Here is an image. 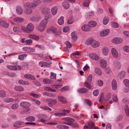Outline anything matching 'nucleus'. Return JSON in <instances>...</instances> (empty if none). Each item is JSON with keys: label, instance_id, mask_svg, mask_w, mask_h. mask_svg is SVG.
Segmentation results:
<instances>
[{"label": "nucleus", "instance_id": "dca6fc26", "mask_svg": "<svg viewBox=\"0 0 129 129\" xmlns=\"http://www.w3.org/2000/svg\"><path fill=\"white\" fill-rule=\"evenodd\" d=\"M97 24V23L93 21H90L88 23V26L90 27H95L96 25Z\"/></svg>", "mask_w": 129, "mask_h": 129}, {"label": "nucleus", "instance_id": "1a4fd4ad", "mask_svg": "<svg viewBox=\"0 0 129 129\" xmlns=\"http://www.w3.org/2000/svg\"><path fill=\"white\" fill-rule=\"evenodd\" d=\"M112 42L115 44H119L122 41V40L119 38H114L112 41Z\"/></svg>", "mask_w": 129, "mask_h": 129}, {"label": "nucleus", "instance_id": "423d86ee", "mask_svg": "<svg viewBox=\"0 0 129 129\" xmlns=\"http://www.w3.org/2000/svg\"><path fill=\"white\" fill-rule=\"evenodd\" d=\"M39 3L37 4V5L33 3H31L29 2H27L25 3L26 6L28 7L34 9L40 3V2H39Z\"/></svg>", "mask_w": 129, "mask_h": 129}, {"label": "nucleus", "instance_id": "a878e982", "mask_svg": "<svg viewBox=\"0 0 129 129\" xmlns=\"http://www.w3.org/2000/svg\"><path fill=\"white\" fill-rule=\"evenodd\" d=\"M16 11L17 13L19 15L21 14L23 12V10L19 6L17 7Z\"/></svg>", "mask_w": 129, "mask_h": 129}, {"label": "nucleus", "instance_id": "bf43d9fd", "mask_svg": "<svg viewBox=\"0 0 129 129\" xmlns=\"http://www.w3.org/2000/svg\"><path fill=\"white\" fill-rule=\"evenodd\" d=\"M18 105L17 104H15L13 105L12 107V108L13 109H15L18 107Z\"/></svg>", "mask_w": 129, "mask_h": 129}, {"label": "nucleus", "instance_id": "c85d7f7f", "mask_svg": "<svg viewBox=\"0 0 129 129\" xmlns=\"http://www.w3.org/2000/svg\"><path fill=\"white\" fill-rule=\"evenodd\" d=\"M100 64L102 67L105 68L106 66L107 63L105 60H101L100 61Z\"/></svg>", "mask_w": 129, "mask_h": 129}, {"label": "nucleus", "instance_id": "a211bd4d", "mask_svg": "<svg viewBox=\"0 0 129 129\" xmlns=\"http://www.w3.org/2000/svg\"><path fill=\"white\" fill-rule=\"evenodd\" d=\"M112 88L114 90H116L117 88V84L116 81L113 79L112 82Z\"/></svg>", "mask_w": 129, "mask_h": 129}, {"label": "nucleus", "instance_id": "603ef678", "mask_svg": "<svg viewBox=\"0 0 129 129\" xmlns=\"http://www.w3.org/2000/svg\"><path fill=\"white\" fill-rule=\"evenodd\" d=\"M27 55L26 54H23L19 55L18 56V58L20 60H22L24 59V57H26Z\"/></svg>", "mask_w": 129, "mask_h": 129}, {"label": "nucleus", "instance_id": "2f4dec72", "mask_svg": "<svg viewBox=\"0 0 129 129\" xmlns=\"http://www.w3.org/2000/svg\"><path fill=\"white\" fill-rule=\"evenodd\" d=\"M62 6L65 9H68L70 7L68 3L67 2H64L63 3Z\"/></svg>", "mask_w": 129, "mask_h": 129}, {"label": "nucleus", "instance_id": "2eb2a0df", "mask_svg": "<svg viewBox=\"0 0 129 129\" xmlns=\"http://www.w3.org/2000/svg\"><path fill=\"white\" fill-rule=\"evenodd\" d=\"M125 76V72L123 71H121L119 73L118 76V78L120 79H122L124 78Z\"/></svg>", "mask_w": 129, "mask_h": 129}, {"label": "nucleus", "instance_id": "5701e85b", "mask_svg": "<svg viewBox=\"0 0 129 129\" xmlns=\"http://www.w3.org/2000/svg\"><path fill=\"white\" fill-rule=\"evenodd\" d=\"M49 19L45 18L44 19L41 21L40 23L46 27L48 22V19Z\"/></svg>", "mask_w": 129, "mask_h": 129}, {"label": "nucleus", "instance_id": "b1692460", "mask_svg": "<svg viewBox=\"0 0 129 129\" xmlns=\"http://www.w3.org/2000/svg\"><path fill=\"white\" fill-rule=\"evenodd\" d=\"M58 9L56 7L52 8L51 9L52 14L53 15H55L57 13Z\"/></svg>", "mask_w": 129, "mask_h": 129}, {"label": "nucleus", "instance_id": "6e6d98bb", "mask_svg": "<svg viewBox=\"0 0 129 129\" xmlns=\"http://www.w3.org/2000/svg\"><path fill=\"white\" fill-rule=\"evenodd\" d=\"M113 102H116L118 101V99L117 97V96L116 94H114L113 95Z\"/></svg>", "mask_w": 129, "mask_h": 129}, {"label": "nucleus", "instance_id": "69168bd1", "mask_svg": "<svg viewBox=\"0 0 129 129\" xmlns=\"http://www.w3.org/2000/svg\"><path fill=\"white\" fill-rule=\"evenodd\" d=\"M25 42L26 43V45H29L32 43V41L31 40H26Z\"/></svg>", "mask_w": 129, "mask_h": 129}, {"label": "nucleus", "instance_id": "393cba45", "mask_svg": "<svg viewBox=\"0 0 129 129\" xmlns=\"http://www.w3.org/2000/svg\"><path fill=\"white\" fill-rule=\"evenodd\" d=\"M30 19L34 21H38L41 20L40 17L39 16H33L30 18Z\"/></svg>", "mask_w": 129, "mask_h": 129}, {"label": "nucleus", "instance_id": "0e129e2a", "mask_svg": "<svg viewBox=\"0 0 129 129\" xmlns=\"http://www.w3.org/2000/svg\"><path fill=\"white\" fill-rule=\"evenodd\" d=\"M103 82L101 80H99L98 81V85L100 86H103Z\"/></svg>", "mask_w": 129, "mask_h": 129}, {"label": "nucleus", "instance_id": "79ce46f5", "mask_svg": "<svg viewBox=\"0 0 129 129\" xmlns=\"http://www.w3.org/2000/svg\"><path fill=\"white\" fill-rule=\"evenodd\" d=\"M94 40L92 39H89L86 41L85 43L88 45H90L91 44H92Z\"/></svg>", "mask_w": 129, "mask_h": 129}, {"label": "nucleus", "instance_id": "473e14b6", "mask_svg": "<svg viewBox=\"0 0 129 129\" xmlns=\"http://www.w3.org/2000/svg\"><path fill=\"white\" fill-rule=\"evenodd\" d=\"M124 109L126 116L127 117H128L129 116V109L127 105H125Z\"/></svg>", "mask_w": 129, "mask_h": 129}, {"label": "nucleus", "instance_id": "f704fd0d", "mask_svg": "<svg viewBox=\"0 0 129 129\" xmlns=\"http://www.w3.org/2000/svg\"><path fill=\"white\" fill-rule=\"evenodd\" d=\"M64 18L63 16H61L58 20V22L59 24L60 25H62L64 23Z\"/></svg>", "mask_w": 129, "mask_h": 129}, {"label": "nucleus", "instance_id": "c756f323", "mask_svg": "<svg viewBox=\"0 0 129 129\" xmlns=\"http://www.w3.org/2000/svg\"><path fill=\"white\" fill-rule=\"evenodd\" d=\"M26 120L28 121H33L35 120V118L33 116H29L26 117Z\"/></svg>", "mask_w": 129, "mask_h": 129}, {"label": "nucleus", "instance_id": "6e6552de", "mask_svg": "<svg viewBox=\"0 0 129 129\" xmlns=\"http://www.w3.org/2000/svg\"><path fill=\"white\" fill-rule=\"evenodd\" d=\"M95 125L94 123L91 121H90L88 123V125L85 126L84 127V129L88 128L89 127L90 129H92L94 126Z\"/></svg>", "mask_w": 129, "mask_h": 129}, {"label": "nucleus", "instance_id": "774afa93", "mask_svg": "<svg viewBox=\"0 0 129 129\" xmlns=\"http://www.w3.org/2000/svg\"><path fill=\"white\" fill-rule=\"evenodd\" d=\"M67 22L68 24H71L72 23H73L72 19L71 18H69Z\"/></svg>", "mask_w": 129, "mask_h": 129}, {"label": "nucleus", "instance_id": "c03bdc74", "mask_svg": "<svg viewBox=\"0 0 129 129\" xmlns=\"http://www.w3.org/2000/svg\"><path fill=\"white\" fill-rule=\"evenodd\" d=\"M123 83L126 86H129V80L128 79H125L123 80Z\"/></svg>", "mask_w": 129, "mask_h": 129}, {"label": "nucleus", "instance_id": "412c9836", "mask_svg": "<svg viewBox=\"0 0 129 129\" xmlns=\"http://www.w3.org/2000/svg\"><path fill=\"white\" fill-rule=\"evenodd\" d=\"M0 25L3 27L7 28L8 27L9 24L6 22L4 21H2L0 22Z\"/></svg>", "mask_w": 129, "mask_h": 129}, {"label": "nucleus", "instance_id": "e2e57ef3", "mask_svg": "<svg viewBox=\"0 0 129 129\" xmlns=\"http://www.w3.org/2000/svg\"><path fill=\"white\" fill-rule=\"evenodd\" d=\"M112 25L114 27L118 28L119 27V25L118 24L114 22H112Z\"/></svg>", "mask_w": 129, "mask_h": 129}, {"label": "nucleus", "instance_id": "6ab92c4d", "mask_svg": "<svg viewBox=\"0 0 129 129\" xmlns=\"http://www.w3.org/2000/svg\"><path fill=\"white\" fill-rule=\"evenodd\" d=\"M24 77L25 78H27L30 79L32 80H35V77L33 76L30 74H26L24 75Z\"/></svg>", "mask_w": 129, "mask_h": 129}, {"label": "nucleus", "instance_id": "13d9d810", "mask_svg": "<svg viewBox=\"0 0 129 129\" xmlns=\"http://www.w3.org/2000/svg\"><path fill=\"white\" fill-rule=\"evenodd\" d=\"M43 66H46L47 67H49V65L51 64L52 62L50 61L49 63H47L46 62H43Z\"/></svg>", "mask_w": 129, "mask_h": 129}, {"label": "nucleus", "instance_id": "7ed1b4c3", "mask_svg": "<svg viewBox=\"0 0 129 129\" xmlns=\"http://www.w3.org/2000/svg\"><path fill=\"white\" fill-rule=\"evenodd\" d=\"M92 78V76L91 75H90L88 76L87 81L84 83V85L86 87L89 89H92L93 86L91 85V82Z\"/></svg>", "mask_w": 129, "mask_h": 129}, {"label": "nucleus", "instance_id": "8fccbe9b", "mask_svg": "<svg viewBox=\"0 0 129 129\" xmlns=\"http://www.w3.org/2000/svg\"><path fill=\"white\" fill-rule=\"evenodd\" d=\"M123 49L125 51L127 52H129V45H127L124 46Z\"/></svg>", "mask_w": 129, "mask_h": 129}, {"label": "nucleus", "instance_id": "f8f14e48", "mask_svg": "<svg viewBox=\"0 0 129 129\" xmlns=\"http://www.w3.org/2000/svg\"><path fill=\"white\" fill-rule=\"evenodd\" d=\"M90 57L91 59L95 60H98L99 59V57L97 55L93 53L90 54Z\"/></svg>", "mask_w": 129, "mask_h": 129}, {"label": "nucleus", "instance_id": "0eeeda50", "mask_svg": "<svg viewBox=\"0 0 129 129\" xmlns=\"http://www.w3.org/2000/svg\"><path fill=\"white\" fill-rule=\"evenodd\" d=\"M49 30L55 34L56 35H59L60 33L59 32H57V30L56 28L53 26H52L49 28Z\"/></svg>", "mask_w": 129, "mask_h": 129}, {"label": "nucleus", "instance_id": "e433bc0d", "mask_svg": "<svg viewBox=\"0 0 129 129\" xmlns=\"http://www.w3.org/2000/svg\"><path fill=\"white\" fill-rule=\"evenodd\" d=\"M29 37L31 38L37 40L39 39V38L38 36H36L34 35H29Z\"/></svg>", "mask_w": 129, "mask_h": 129}, {"label": "nucleus", "instance_id": "3c124183", "mask_svg": "<svg viewBox=\"0 0 129 129\" xmlns=\"http://www.w3.org/2000/svg\"><path fill=\"white\" fill-rule=\"evenodd\" d=\"M104 94L103 93H102L100 96L99 100L100 102L101 103H102L103 102V101L104 99Z\"/></svg>", "mask_w": 129, "mask_h": 129}, {"label": "nucleus", "instance_id": "7c9ffc66", "mask_svg": "<svg viewBox=\"0 0 129 129\" xmlns=\"http://www.w3.org/2000/svg\"><path fill=\"white\" fill-rule=\"evenodd\" d=\"M15 89L18 91H22L24 90L23 88L21 86H17L14 88Z\"/></svg>", "mask_w": 129, "mask_h": 129}, {"label": "nucleus", "instance_id": "4d7b16f0", "mask_svg": "<svg viewBox=\"0 0 129 129\" xmlns=\"http://www.w3.org/2000/svg\"><path fill=\"white\" fill-rule=\"evenodd\" d=\"M65 44L67 47L69 48L71 47L72 46V44H71L70 42L68 41H67Z\"/></svg>", "mask_w": 129, "mask_h": 129}, {"label": "nucleus", "instance_id": "f03ea898", "mask_svg": "<svg viewBox=\"0 0 129 129\" xmlns=\"http://www.w3.org/2000/svg\"><path fill=\"white\" fill-rule=\"evenodd\" d=\"M34 29V26L31 23H28L26 28L23 27L21 28L22 30L25 32L27 33H29L32 31Z\"/></svg>", "mask_w": 129, "mask_h": 129}, {"label": "nucleus", "instance_id": "de8ad7c7", "mask_svg": "<svg viewBox=\"0 0 129 129\" xmlns=\"http://www.w3.org/2000/svg\"><path fill=\"white\" fill-rule=\"evenodd\" d=\"M6 93L4 91L0 90V97H4L5 96Z\"/></svg>", "mask_w": 129, "mask_h": 129}, {"label": "nucleus", "instance_id": "338daca9", "mask_svg": "<svg viewBox=\"0 0 129 129\" xmlns=\"http://www.w3.org/2000/svg\"><path fill=\"white\" fill-rule=\"evenodd\" d=\"M35 47H38L39 48V49H42V50H44L45 49V48L44 47L42 46L41 45H36L35 46Z\"/></svg>", "mask_w": 129, "mask_h": 129}, {"label": "nucleus", "instance_id": "680f3d73", "mask_svg": "<svg viewBox=\"0 0 129 129\" xmlns=\"http://www.w3.org/2000/svg\"><path fill=\"white\" fill-rule=\"evenodd\" d=\"M99 94V91L98 90H95L93 92V94L94 96H96Z\"/></svg>", "mask_w": 129, "mask_h": 129}, {"label": "nucleus", "instance_id": "ea45409f", "mask_svg": "<svg viewBox=\"0 0 129 129\" xmlns=\"http://www.w3.org/2000/svg\"><path fill=\"white\" fill-rule=\"evenodd\" d=\"M18 83L20 84L24 85H28L29 84V83L28 82L22 80H19L18 81Z\"/></svg>", "mask_w": 129, "mask_h": 129}, {"label": "nucleus", "instance_id": "cd10ccee", "mask_svg": "<svg viewBox=\"0 0 129 129\" xmlns=\"http://www.w3.org/2000/svg\"><path fill=\"white\" fill-rule=\"evenodd\" d=\"M99 42L96 41L95 40H94L93 41L92 44V46L96 48L99 47Z\"/></svg>", "mask_w": 129, "mask_h": 129}, {"label": "nucleus", "instance_id": "f3484780", "mask_svg": "<svg viewBox=\"0 0 129 129\" xmlns=\"http://www.w3.org/2000/svg\"><path fill=\"white\" fill-rule=\"evenodd\" d=\"M81 29L83 31H87L90 30V28L88 26L86 25H83Z\"/></svg>", "mask_w": 129, "mask_h": 129}, {"label": "nucleus", "instance_id": "a19ab883", "mask_svg": "<svg viewBox=\"0 0 129 129\" xmlns=\"http://www.w3.org/2000/svg\"><path fill=\"white\" fill-rule=\"evenodd\" d=\"M32 12V10L31 9H27L25 10V12L26 14L28 15L31 14Z\"/></svg>", "mask_w": 129, "mask_h": 129}, {"label": "nucleus", "instance_id": "864d4df0", "mask_svg": "<svg viewBox=\"0 0 129 129\" xmlns=\"http://www.w3.org/2000/svg\"><path fill=\"white\" fill-rule=\"evenodd\" d=\"M103 52L104 55H107L108 54V49L107 48H105L103 49Z\"/></svg>", "mask_w": 129, "mask_h": 129}, {"label": "nucleus", "instance_id": "4c0bfd02", "mask_svg": "<svg viewBox=\"0 0 129 129\" xmlns=\"http://www.w3.org/2000/svg\"><path fill=\"white\" fill-rule=\"evenodd\" d=\"M90 1V0H85V1L83 2V6L87 7H88Z\"/></svg>", "mask_w": 129, "mask_h": 129}, {"label": "nucleus", "instance_id": "09e8293b", "mask_svg": "<svg viewBox=\"0 0 129 129\" xmlns=\"http://www.w3.org/2000/svg\"><path fill=\"white\" fill-rule=\"evenodd\" d=\"M4 101L7 103H9L10 102H12L14 101V99L13 98H6L4 100Z\"/></svg>", "mask_w": 129, "mask_h": 129}, {"label": "nucleus", "instance_id": "49530a36", "mask_svg": "<svg viewBox=\"0 0 129 129\" xmlns=\"http://www.w3.org/2000/svg\"><path fill=\"white\" fill-rule=\"evenodd\" d=\"M108 22V17H105L104 18L103 21V22L104 24V25L107 24Z\"/></svg>", "mask_w": 129, "mask_h": 129}, {"label": "nucleus", "instance_id": "c9c22d12", "mask_svg": "<svg viewBox=\"0 0 129 129\" xmlns=\"http://www.w3.org/2000/svg\"><path fill=\"white\" fill-rule=\"evenodd\" d=\"M45 26L40 23L39 26L38 27V30L40 31H43L45 30Z\"/></svg>", "mask_w": 129, "mask_h": 129}, {"label": "nucleus", "instance_id": "f257e3e1", "mask_svg": "<svg viewBox=\"0 0 129 129\" xmlns=\"http://www.w3.org/2000/svg\"><path fill=\"white\" fill-rule=\"evenodd\" d=\"M42 13L43 15L45 18H50L51 17L50 10L49 8H43L42 11Z\"/></svg>", "mask_w": 129, "mask_h": 129}, {"label": "nucleus", "instance_id": "39448f33", "mask_svg": "<svg viewBox=\"0 0 129 129\" xmlns=\"http://www.w3.org/2000/svg\"><path fill=\"white\" fill-rule=\"evenodd\" d=\"M7 68L10 70H16L17 69H21V67L19 65H17V67L15 66L9 65L7 66Z\"/></svg>", "mask_w": 129, "mask_h": 129}, {"label": "nucleus", "instance_id": "9d476101", "mask_svg": "<svg viewBox=\"0 0 129 129\" xmlns=\"http://www.w3.org/2000/svg\"><path fill=\"white\" fill-rule=\"evenodd\" d=\"M46 101L48 102V104L50 106H52L56 103V100L55 99H48Z\"/></svg>", "mask_w": 129, "mask_h": 129}, {"label": "nucleus", "instance_id": "ddd939ff", "mask_svg": "<svg viewBox=\"0 0 129 129\" xmlns=\"http://www.w3.org/2000/svg\"><path fill=\"white\" fill-rule=\"evenodd\" d=\"M59 101L63 103L66 104L67 103L66 99L64 96L61 95L58 96Z\"/></svg>", "mask_w": 129, "mask_h": 129}, {"label": "nucleus", "instance_id": "4be33fe9", "mask_svg": "<svg viewBox=\"0 0 129 129\" xmlns=\"http://www.w3.org/2000/svg\"><path fill=\"white\" fill-rule=\"evenodd\" d=\"M14 20L16 22L20 23L22 22L24 20V19L21 17H17L14 19Z\"/></svg>", "mask_w": 129, "mask_h": 129}, {"label": "nucleus", "instance_id": "aec40b11", "mask_svg": "<svg viewBox=\"0 0 129 129\" xmlns=\"http://www.w3.org/2000/svg\"><path fill=\"white\" fill-rule=\"evenodd\" d=\"M109 32L110 30L109 29H106L103 31L101 33V36L102 37L105 36L107 35Z\"/></svg>", "mask_w": 129, "mask_h": 129}, {"label": "nucleus", "instance_id": "052dcab7", "mask_svg": "<svg viewBox=\"0 0 129 129\" xmlns=\"http://www.w3.org/2000/svg\"><path fill=\"white\" fill-rule=\"evenodd\" d=\"M85 103L88 104L90 106L91 105V102L89 100H85Z\"/></svg>", "mask_w": 129, "mask_h": 129}, {"label": "nucleus", "instance_id": "20e7f679", "mask_svg": "<svg viewBox=\"0 0 129 129\" xmlns=\"http://www.w3.org/2000/svg\"><path fill=\"white\" fill-rule=\"evenodd\" d=\"M30 105L31 104L29 103L24 101L21 102L20 104V106L24 108L26 112H28L30 110L29 107Z\"/></svg>", "mask_w": 129, "mask_h": 129}, {"label": "nucleus", "instance_id": "5fc2aeb1", "mask_svg": "<svg viewBox=\"0 0 129 129\" xmlns=\"http://www.w3.org/2000/svg\"><path fill=\"white\" fill-rule=\"evenodd\" d=\"M56 74H55L54 73L51 72V73L50 78L51 79H55L56 78Z\"/></svg>", "mask_w": 129, "mask_h": 129}, {"label": "nucleus", "instance_id": "37998d69", "mask_svg": "<svg viewBox=\"0 0 129 129\" xmlns=\"http://www.w3.org/2000/svg\"><path fill=\"white\" fill-rule=\"evenodd\" d=\"M69 90V87L68 86H66L62 87L60 89L61 91L64 92L68 90Z\"/></svg>", "mask_w": 129, "mask_h": 129}, {"label": "nucleus", "instance_id": "58836bf2", "mask_svg": "<svg viewBox=\"0 0 129 129\" xmlns=\"http://www.w3.org/2000/svg\"><path fill=\"white\" fill-rule=\"evenodd\" d=\"M43 82L45 84H50L52 82L51 80L45 79L43 80Z\"/></svg>", "mask_w": 129, "mask_h": 129}, {"label": "nucleus", "instance_id": "72a5a7b5", "mask_svg": "<svg viewBox=\"0 0 129 129\" xmlns=\"http://www.w3.org/2000/svg\"><path fill=\"white\" fill-rule=\"evenodd\" d=\"M54 115L56 116H64L67 115L64 112H58L54 114Z\"/></svg>", "mask_w": 129, "mask_h": 129}, {"label": "nucleus", "instance_id": "a18cd8bd", "mask_svg": "<svg viewBox=\"0 0 129 129\" xmlns=\"http://www.w3.org/2000/svg\"><path fill=\"white\" fill-rule=\"evenodd\" d=\"M95 73L99 75H101L102 74V72L100 69L98 68L95 69Z\"/></svg>", "mask_w": 129, "mask_h": 129}, {"label": "nucleus", "instance_id": "9b49d317", "mask_svg": "<svg viewBox=\"0 0 129 129\" xmlns=\"http://www.w3.org/2000/svg\"><path fill=\"white\" fill-rule=\"evenodd\" d=\"M111 53L113 56L115 58H117L118 56V54L117 50L114 48L111 49Z\"/></svg>", "mask_w": 129, "mask_h": 129}, {"label": "nucleus", "instance_id": "bb28decb", "mask_svg": "<svg viewBox=\"0 0 129 129\" xmlns=\"http://www.w3.org/2000/svg\"><path fill=\"white\" fill-rule=\"evenodd\" d=\"M87 89L85 88H81L78 90V91L80 93H84L88 92Z\"/></svg>", "mask_w": 129, "mask_h": 129}, {"label": "nucleus", "instance_id": "4468645a", "mask_svg": "<svg viewBox=\"0 0 129 129\" xmlns=\"http://www.w3.org/2000/svg\"><path fill=\"white\" fill-rule=\"evenodd\" d=\"M24 122L22 121H19L14 122L13 124V126L15 127H18L22 125Z\"/></svg>", "mask_w": 129, "mask_h": 129}]
</instances>
